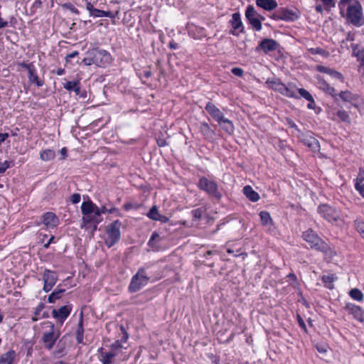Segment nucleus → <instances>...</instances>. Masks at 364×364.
I'll return each mask as SVG.
<instances>
[{"instance_id":"obj_1","label":"nucleus","mask_w":364,"mask_h":364,"mask_svg":"<svg viewBox=\"0 0 364 364\" xmlns=\"http://www.w3.org/2000/svg\"><path fill=\"white\" fill-rule=\"evenodd\" d=\"M81 212L82 214V221L86 225H93V230H96L97 225L102 221V218L100 215L98 206L92 200L84 201L81 205Z\"/></svg>"},{"instance_id":"obj_2","label":"nucleus","mask_w":364,"mask_h":364,"mask_svg":"<svg viewBox=\"0 0 364 364\" xmlns=\"http://www.w3.org/2000/svg\"><path fill=\"white\" fill-rule=\"evenodd\" d=\"M346 19L355 26L360 27L364 24L363 8L361 4L357 1L348 4Z\"/></svg>"},{"instance_id":"obj_3","label":"nucleus","mask_w":364,"mask_h":364,"mask_svg":"<svg viewBox=\"0 0 364 364\" xmlns=\"http://www.w3.org/2000/svg\"><path fill=\"white\" fill-rule=\"evenodd\" d=\"M303 239L309 243L310 247L323 253H328L331 250L329 245L321 239L318 235L311 229L303 232Z\"/></svg>"},{"instance_id":"obj_4","label":"nucleus","mask_w":364,"mask_h":364,"mask_svg":"<svg viewBox=\"0 0 364 364\" xmlns=\"http://www.w3.org/2000/svg\"><path fill=\"white\" fill-rule=\"evenodd\" d=\"M265 84L273 90L279 92L281 95L287 97L298 99L299 97L292 90L291 85H286L278 78H268Z\"/></svg>"},{"instance_id":"obj_5","label":"nucleus","mask_w":364,"mask_h":364,"mask_svg":"<svg viewBox=\"0 0 364 364\" xmlns=\"http://www.w3.org/2000/svg\"><path fill=\"white\" fill-rule=\"evenodd\" d=\"M198 187L217 200H220L222 198V194L218 191V186L214 181L202 177L199 179Z\"/></svg>"},{"instance_id":"obj_6","label":"nucleus","mask_w":364,"mask_h":364,"mask_svg":"<svg viewBox=\"0 0 364 364\" xmlns=\"http://www.w3.org/2000/svg\"><path fill=\"white\" fill-rule=\"evenodd\" d=\"M49 327V330L43 333L41 341L46 348L51 350L56 341L60 337V333L58 330L55 329V325L49 321L45 323Z\"/></svg>"},{"instance_id":"obj_7","label":"nucleus","mask_w":364,"mask_h":364,"mask_svg":"<svg viewBox=\"0 0 364 364\" xmlns=\"http://www.w3.org/2000/svg\"><path fill=\"white\" fill-rule=\"evenodd\" d=\"M122 223L119 220H116L107 227V239L105 242L107 247H111L115 245L120 239V228Z\"/></svg>"},{"instance_id":"obj_8","label":"nucleus","mask_w":364,"mask_h":364,"mask_svg":"<svg viewBox=\"0 0 364 364\" xmlns=\"http://www.w3.org/2000/svg\"><path fill=\"white\" fill-rule=\"evenodd\" d=\"M90 55L94 58V64L98 67L106 68L112 63V56L105 50L93 48Z\"/></svg>"},{"instance_id":"obj_9","label":"nucleus","mask_w":364,"mask_h":364,"mask_svg":"<svg viewBox=\"0 0 364 364\" xmlns=\"http://www.w3.org/2000/svg\"><path fill=\"white\" fill-rule=\"evenodd\" d=\"M149 278L146 274L144 268H140L137 273L133 276L129 286V291L130 292H136L140 290L144 286L147 284Z\"/></svg>"},{"instance_id":"obj_10","label":"nucleus","mask_w":364,"mask_h":364,"mask_svg":"<svg viewBox=\"0 0 364 364\" xmlns=\"http://www.w3.org/2000/svg\"><path fill=\"white\" fill-rule=\"evenodd\" d=\"M321 216L330 223L336 222L340 218L339 211L328 204H321L317 208Z\"/></svg>"},{"instance_id":"obj_11","label":"nucleus","mask_w":364,"mask_h":364,"mask_svg":"<svg viewBox=\"0 0 364 364\" xmlns=\"http://www.w3.org/2000/svg\"><path fill=\"white\" fill-rule=\"evenodd\" d=\"M259 17V14L255 10V7L252 5H248L245 11V18L252 26V28L256 31H260L262 27Z\"/></svg>"},{"instance_id":"obj_12","label":"nucleus","mask_w":364,"mask_h":364,"mask_svg":"<svg viewBox=\"0 0 364 364\" xmlns=\"http://www.w3.org/2000/svg\"><path fill=\"white\" fill-rule=\"evenodd\" d=\"M58 275L56 272L46 269L43 273L42 279L44 282L43 290L50 291L58 281Z\"/></svg>"},{"instance_id":"obj_13","label":"nucleus","mask_w":364,"mask_h":364,"mask_svg":"<svg viewBox=\"0 0 364 364\" xmlns=\"http://www.w3.org/2000/svg\"><path fill=\"white\" fill-rule=\"evenodd\" d=\"M73 309V305L68 304L58 309H54L52 311V316L56 321L62 325L67 318L70 316Z\"/></svg>"},{"instance_id":"obj_14","label":"nucleus","mask_w":364,"mask_h":364,"mask_svg":"<svg viewBox=\"0 0 364 364\" xmlns=\"http://www.w3.org/2000/svg\"><path fill=\"white\" fill-rule=\"evenodd\" d=\"M298 17L295 11L285 8L279 9L272 15V18L274 20H283L286 21H294L297 19Z\"/></svg>"},{"instance_id":"obj_15","label":"nucleus","mask_w":364,"mask_h":364,"mask_svg":"<svg viewBox=\"0 0 364 364\" xmlns=\"http://www.w3.org/2000/svg\"><path fill=\"white\" fill-rule=\"evenodd\" d=\"M229 23L232 26V30L230 31V34L238 36L240 33L244 32L245 28L240 13L236 12L232 14V18L230 20Z\"/></svg>"},{"instance_id":"obj_16","label":"nucleus","mask_w":364,"mask_h":364,"mask_svg":"<svg viewBox=\"0 0 364 364\" xmlns=\"http://www.w3.org/2000/svg\"><path fill=\"white\" fill-rule=\"evenodd\" d=\"M301 142L307 146L312 151L317 152L320 150L318 141L311 134H301L300 136Z\"/></svg>"},{"instance_id":"obj_17","label":"nucleus","mask_w":364,"mask_h":364,"mask_svg":"<svg viewBox=\"0 0 364 364\" xmlns=\"http://www.w3.org/2000/svg\"><path fill=\"white\" fill-rule=\"evenodd\" d=\"M279 43L274 39L264 38L263 39L256 48V50H262L264 53L275 51L279 48Z\"/></svg>"},{"instance_id":"obj_18","label":"nucleus","mask_w":364,"mask_h":364,"mask_svg":"<svg viewBox=\"0 0 364 364\" xmlns=\"http://www.w3.org/2000/svg\"><path fill=\"white\" fill-rule=\"evenodd\" d=\"M317 80V87L325 92L326 94L332 96L335 101L337 100V94L336 93V90L334 87H331L325 80H323L321 76L316 77Z\"/></svg>"},{"instance_id":"obj_19","label":"nucleus","mask_w":364,"mask_h":364,"mask_svg":"<svg viewBox=\"0 0 364 364\" xmlns=\"http://www.w3.org/2000/svg\"><path fill=\"white\" fill-rule=\"evenodd\" d=\"M345 309L351 314L356 320L360 322L364 321V310L360 306L349 303L346 305Z\"/></svg>"},{"instance_id":"obj_20","label":"nucleus","mask_w":364,"mask_h":364,"mask_svg":"<svg viewBox=\"0 0 364 364\" xmlns=\"http://www.w3.org/2000/svg\"><path fill=\"white\" fill-rule=\"evenodd\" d=\"M205 109L208 114L217 122L219 120H221L224 117V114L211 102H208L206 104Z\"/></svg>"},{"instance_id":"obj_21","label":"nucleus","mask_w":364,"mask_h":364,"mask_svg":"<svg viewBox=\"0 0 364 364\" xmlns=\"http://www.w3.org/2000/svg\"><path fill=\"white\" fill-rule=\"evenodd\" d=\"M340 97L343 102H349L355 108H358V105L356 103L358 95L352 93L350 91L346 90L341 91L338 95H337V97Z\"/></svg>"},{"instance_id":"obj_22","label":"nucleus","mask_w":364,"mask_h":364,"mask_svg":"<svg viewBox=\"0 0 364 364\" xmlns=\"http://www.w3.org/2000/svg\"><path fill=\"white\" fill-rule=\"evenodd\" d=\"M147 217L155 221H159L161 223H166L168 218L159 213L158 208L156 205L152 206L146 214Z\"/></svg>"},{"instance_id":"obj_23","label":"nucleus","mask_w":364,"mask_h":364,"mask_svg":"<svg viewBox=\"0 0 364 364\" xmlns=\"http://www.w3.org/2000/svg\"><path fill=\"white\" fill-rule=\"evenodd\" d=\"M58 218L55 213L48 212L43 215V223L48 228H55L58 224Z\"/></svg>"},{"instance_id":"obj_24","label":"nucleus","mask_w":364,"mask_h":364,"mask_svg":"<svg viewBox=\"0 0 364 364\" xmlns=\"http://www.w3.org/2000/svg\"><path fill=\"white\" fill-rule=\"evenodd\" d=\"M316 70L320 73H326L331 76L332 77L339 80L341 82L344 81V77L341 73L335 70H333L330 68L325 67L323 65H317Z\"/></svg>"},{"instance_id":"obj_25","label":"nucleus","mask_w":364,"mask_h":364,"mask_svg":"<svg viewBox=\"0 0 364 364\" xmlns=\"http://www.w3.org/2000/svg\"><path fill=\"white\" fill-rule=\"evenodd\" d=\"M256 5L267 11H272L277 7L275 0H255Z\"/></svg>"},{"instance_id":"obj_26","label":"nucleus","mask_w":364,"mask_h":364,"mask_svg":"<svg viewBox=\"0 0 364 364\" xmlns=\"http://www.w3.org/2000/svg\"><path fill=\"white\" fill-rule=\"evenodd\" d=\"M218 125L221 129L228 134H232L235 130L233 123L231 120L225 117L218 122Z\"/></svg>"},{"instance_id":"obj_27","label":"nucleus","mask_w":364,"mask_h":364,"mask_svg":"<svg viewBox=\"0 0 364 364\" xmlns=\"http://www.w3.org/2000/svg\"><path fill=\"white\" fill-rule=\"evenodd\" d=\"M76 341L77 343H82L84 337V328H83V314L80 313L77 328L75 332Z\"/></svg>"},{"instance_id":"obj_28","label":"nucleus","mask_w":364,"mask_h":364,"mask_svg":"<svg viewBox=\"0 0 364 364\" xmlns=\"http://www.w3.org/2000/svg\"><path fill=\"white\" fill-rule=\"evenodd\" d=\"M16 356V352L14 350H10L1 355L0 364H12Z\"/></svg>"},{"instance_id":"obj_29","label":"nucleus","mask_w":364,"mask_h":364,"mask_svg":"<svg viewBox=\"0 0 364 364\" xmlns=\"http://www.w3.org/2000/svg\"><path fill=\"white\" fill-rule=\"evenodd\" d=\"M199 129L205 139H211L213 138L215 132L207 122H201Z\"/></svg>"},{"instance_id":"obj_30","label":"nucleus","mask_w":364,"mask_h":364,"mask_svg":"<svg viewBox=\"0 0 364 364\" xmlns=\"http://www.w3.org/2000/svg\"><path fill=\"white\" fill-rule=\"evenodd\" d=\"M243 193L252 202H257L259 200L260 197L258 193L255 191L250 186H246L243 188Z\"/></svg>"},{"instance_id":"obj_31","label":"nucleus","mask_w":364,"mask_h":364,"mask_svg":"<svg viewBox=\"0 0 364 364\" xmlns=\"http://www.w3.org/2000/svg\"><path fill=\"white\" fill-rule=\"evenodd\" d=\"M28 73V80L31 83L36 84L38 87H42L43 85L44 82L43 80H39L34 66L31 68V69L29 70Z\"/></svg>"},{"instance_id":"obj_32","label":"nucleus","mask_w":364,"mask_h":364,"mask_svg":"<svg viewBox=\"0 0 364 364\" xmlns=\"http://www.w3.org/2000/svg\"><path fill=\"white\" fill-rule=\"evenodd\" d=\"M162 237L156 232H153L148 244L154 250H159L160 246L159 243L161 241Z\"/></svg>"},{"instance_id":"obj_33","label":"nucleus","mask_w":364,"mask_h":364,"mask_svg":"<svg viewBox=\"0 0 364 364\" xmlns=\"http://www.w3.org/2000/svg\"><path fill=\"white\" fill-rule=\"evenodd\" d=\"M337 279V277L335 274L323 275L321 277V280L323 282L326 287L329 289H332L334 287L333 282Z\"/></svg>"},{"instance_id":"obj_34","label":"nucleus","mask_w":364,"mask_h":364,"mask_svg":"<svg viewBox=\"0 0 364 364\" xmlns=\"http://www.w3.org/2000/svg\"><path fill=\"white\" fill-rule=\"evenodd\" d=\"M65 291L64 289H57L53 291L48 297V303H54L56 300L60 299L63 293Z\"/></svg>"},{"instance_id":"obj_35","label":"nucleus","mask_w":364,"mask_h":364,"mask_svg":"<svg viewBox=\"0 0 364 364\" xmlns=\"http://www.w3.org/2000/svg\"><path fill=\"white\" fill-rule=\"evenodd\" d=\"M55 157V153L53 149H47L42 151L40 154L41 160L48 161L53 159Z\"/></svg>"},{"instance_id":"obj_36","label":"nucleus","mask_w":364,"mask_h":364,"mask_svg":"<svg viewBox=\"0 0 364 364\" xmlns=\"http://www.w3.org/2000/svg\"><path fill=\"white\" fill-rule=\"evenodd\" d=\"M117 355L114 353L112 351H109L107 353H102L100 361L102 364H112L114 361V358Z\"/></svg>"},{"instance_id":"obj_37","label":"nucleus","mask_w":364,"mask_h":364,"mask_svg":"<svg viewBox=\"0 0 364 364\" xmlns=\"http://www.w3.org/2000/svg\"><path fill=\"white\" fill-rule=\"evenodd\" d=\"M349 295L352 299L358 301H361L363 299V294L357 288L352 289L349 292Z\"/></svg>"},{"instance_id":"obj_38","label":"nucleus","mask_w":364,"mask_h":364,"mask_svg":"<svg viewBox=\"0 0 364 364\" xmlns=\"http://www.w3.org/2000/svg\"><path fill=\"white\" fill-rule=\"evenodd\" d=\"M259 217L262 225H267L268 224L272 223L270 214L267 211H261L259 213Z\"/></svg>"},{"instance_id":"obj_39","label":"nucleus","mask_w":364,"mask_h":364,"mask_svg":"<svg viewBox=\"0 0 364 364\" xmlns=\"http://www.w3.org/2000/svg\"><path fill=\"white\" fill-rule=\"evenodd\" d=\"M204 213V209L203 208H198L191 210L190 214L193 218V220L197 221L200 220Z\"/></svg>"},{"instance_id":"obj_40","label":"nucleus","mask_w":364,"mask_h":364,"mask_svg":"<svg viewBox=\"0 0 364 364\" xmlns=\"http://www.w3.org/2000/svg\"><path fill=\"white\" fill-rule=\"evenodd\" d=\"M122 348H124V346L121 343V341H116L114 343L111 345L110 351L114 353L116 355H118L119 353L122 352Z\"/></svg>"},{"instance_id":"obj_41","label":"nucleus","mask_w":364,"mask_h":364,"mask_svg":"<svg viewBox=\"0 0 364 364\" xmlns=\"http://www.w3.org/2000/svg\"><path fill=\"white\" fill-rule=\"evenodd\" d=\"M337 116L339 117V119L344 122L350 123V119L347 112L343 109H340L336 113Z\"/></svg>"},{"instance_id":"obj_42","label":"nucleus","mask_w":364,"mask_h":364,"mask_svg":"<svg viewBox=\"0 0 364 364\" xmlns=\"http://www.w3.org/2000/svg\"><path fill=\"white\" fill-rule=\"evenodd\" d=\"M309 51L313 55L318 54L323 56H326L328 55V52L326 50L319 47L309 48Z\"/></svg>"},{"instance_id":"obj_43","label":"nucleus","mask_w":364,"mask_h":364,"mask_svg":"<svg viewBox=\"0 0 364 364\" xmlns=\"http://www.w3.org/2000/svg\"><path fill=\"white\" fill-rule=\"evenodd\" d=\"M298 92L301 97H304L306 100H312V95L304 88L298 89Z\"/></svg>"},{"instance_id":"obj_44","label":"nucleus","mask_w":364,"mask_h":364,"mask_svg":"<svg viewBox=\"0 0 364 364\" xmlns=\"http://www.w3.org/2000/svg\"><path fill=\"white\" fill-rule=\"evenodd\" d=\"M91 50H88L86 53V57L83 58L82 63L85 65H90L94 64V58L91 56Z\"/></svg>"},{"instance_id":"obj_45","label":"nucleus","mask_w":364,"mask_h":364,"mask_svg":"<svg viewBox=\"0 0 364 364\" xmlns=\"http://www.w3.org/2000/svg\"><path fill=\"white\" fill-rule=\"evenodd\" d=\"M78 80L77 81H68L65 83L63 84V87L67 90L68 91H73L75 87L76 86V84L77 83Z\"/></svg>"},{"instance_id":"obj_46","label":"nucleus","mask_w":364,"mask_h":364,"mask_svg":"<svg viewBox=\"0 0 364 364\" xmlns=\"http://www.w3.org/2000/svg\"><path fill=\"white\" fill-rule=\"evenodd\" d=\"M350 1L351 0H340L338 3V7L340 9V13L342 16H344V10L346 6Z\"/></svg>"},{"instance_id":"obj_47","label":"nucleus","mask_w":364,"mask_h":364,"mask_svg":"<svg viewBox=\"0 0 364 364\" xmlns=\"http://www.w3.org/2000/svg\"><path fill=\"white\" fill-rule=\"evenodd\" d=\"M63 7L70 10L71 12L75 14H79V11L77 9H76L71 3H65L63 5Z\"/></svg>"},{"instance_id":"obj_48","label":"nucleus","mask_w":364,"mask_h":364,"mask_svg":"<svg viewBox=\"0 0 364 364\" xmlns=\"http://www.w3.org/2000/svg\"><path fill=\"white\" fill-rule=\"evenodd\" d=\"M355 227L360 234L364 232V222L361 220H355Z\"/></svg>"},{"instance_id":"obj_49","label":"nucleus","mask_w":364,"mask_h":364,"mask_svg":"<svg viewBox=\"0 0 364 364\" xmlns=\"http://www.w3.org/2000/svg\"><path fill=\"white\" fill-rule=\"evenodd\" d=\"M325 6V9L330 11L332 7H335V2L333 0H321Z\"/></svg>"},{"instance_id":"obj_50","label":"nucleus","mask_w":364,"mask_h":364,"mask_svg":"<svg viewBox=\"0 0 364 364\" xmlns=\"http://www.w3.org/2000/svg\"><path fill=\"white\" fill-rule=\"evenodd\" d=\"M355 188L364 198V183H355Z\"/></svg>"},{"instance_id":"obj_51","label":"nucleus","mask_w":364,"mask_h":364,"mask_svg":"<svg viewBox=\"0 0 364 364\" xmlns=\"http://www.w3.org/2000/svg\"><path fill=\"white\" fill-rule=\"evenodd\" d=\"M364 181V169L362 168H359V172L356 179L355 180V183H363Z\"/></svg>"},{"instance_id":"obj_52","label":"nucleus","mask_w":364,"mask_h":364,"mask_svg":"<svg viewBox=\"0 0 364 364\" xmlns=\"http://www.w3.org/2000/svg\"><path fill=\"white\" fill-rule=\"evenodd\" d=\"M120 328H121V331L122 332V337L120 340H119V341H121V343L122 344V343H126L127 339H128V333H127V331H125V328L123 326H120Z\"/></svg>"},{"instance_id":"obj_53","label":"nucleus","mask_w":364,"mask_h":364,"mask_svg":"<svg viewBox=\"0 0 364 364\" xmlns=\"http://www.w3.org/2000/svg\"><path fill=\"white\" fill-rule=\"evenodd\" d=\"M231 72L233 75L237 77H242L243 75L244 71L240 68H233L231 70Z\"/></svg>"},{"instance_id":"obj_54","label":"nucleus","mask_w":364,"mask_h":364,"mask_svg":"<svg viewBox=\"0 0 364 364\" xmlns=\"http://www.w3.org/2000/svg\"><path fill=\"white\" fill-rule=\"evenodd\" d=\"M10 167V162L5 161L3 163H0V173H4L7 168Z\"/></svg>"},{"instance_id":"obj_55","label":"nucleus","mask_w":364,"mask_h":364,"mask_svg":"<svg viewBox=\"0 0 364 364\" xmlns=\"http://www.w3.org/2000/svg\"><path fill=\"white\" fill-rule=\"evenodd\" d=\"M80 200V195L79 193H74L72 195L71 198H70V201L73 203V204H76V203H78Z\"/></svg>"},{"instance_id":"obj_56","label":"nucleus","mask_w":364,"mask_h":364,"mask_svg":"<svg viewBox=\"0 0 364 364\" xmlns=\"http://www.w3.org/2000/svg\"><path fill=\"white\" fill-rule=\"evenodd\" d=\"M18 65L19 67H21V68H25V69H26V70H27L28 71L29 70H31V68H33V67L34 66V65H33V63H28H28H26L25 62L19 63L18 64Z\"/></svg>"},{"instance_id":"obj_57","label":"nucleus","mask_w":364,"mask_h":364,"mask_svg":"<svg viewBox=\"0 0 364 364\" xmlns=\"http://www.w3.org/2000/svg\"><path fill=\"white\" fill-rule=\"evenodd\" d=\"M102 10L95 9L90 16L93 17H102Z\"/></svg>"},{"instance_id":"obj_58","label":"nucleus","mask_w":364,"mask_h":364,"mask_svg":"<svg viewBox=\"0 0 364 364\" xmlns=\"http://www.w3.org/2000/svg\"><path fill=\"white\" fill-rule=\"evenodd\" d=\"M297 320H298L299 326L301 327L305 331H306V324H305L304 320L302 319V318L301 317V316H299V315L297 316Z\"/></svg>"},{"instance_id":"obj_59","label":"nucleus","mask_w":364,"mask_h":364,"mask_svg":"<svg viewBox=\"0 0 364 364\" xmlns=\"http://www.w3.org/2000/svg\"><path fill=\"white\" fill-rule=\"evenodd\" d=\"M137 208H138V205H134V204L130 203H125V204L124 205V208L126 210H130V209H133V208H134V209H137Z\"/></svg>"},{"instance_id":"obj_60","label":"nucleus","mask_w":364,"mask_h":364,"mask_svg":"<svg viewBox=\"0 0 364 364\" xmlns=\"http://www.w3.org/2000/svg\"><path fill=\"white\" fill-rule=\"evenodd\" d=\"M86 9L89 11L90 15L93 11V10L95 9L93 7L92 4L90 1L86 2Z\"/></svg>"},{"instance_id":"obj_61","label":"nucleus","mask_w":364,"mask_h":364,"mask_svg":"<svg viewBox=\"0 0 364 364\" xmlns=\"http://www.w3.org/2000/svg\"><path fill=\"white\" fill-rule=\"evenodd\" d=\"M9 137L8 133H0V145Z\"/></svg>"},{"instance_id":"obj_62","label":"nucleus","mask_w":364,"mask_h":364,"mask_svg":"<svg viewBox=\"0 0 364 364\" xmlns=\"http://www.w3.org/2000/svg\"><path fill=\"white\" fill-rule=\"evenodd\" d=\"M78 54H79V53H78L77 51H73V52H72L71 53L68 54V55L66 56V60H67V62L69 60V59H70V58H73L76 57Z\"/></svg>"},{"instance_id":"obj_63","label":"nucleus","mask_w":364,"mask_h":364,"mask_svg":"<svg viewBox=\"0 0 364 364\" xmlns=\"http://www.w3.org/2000/svg\"><path fill=\"white\" fill-rule=\"evenodd\" d=\"M8 26V21H5L0 16V29L4 28Z\"/></svg>"},{"instance_id":"obj_64","label":"nucleus","mask_w":364,"mask_h":364,"mask_svg":"<svg viewBox=\"0 0 364 364\" xmlns=\"http://www.w3.org/2000/svg\"><path fill=\"white\" fill-rule=\"evenodd\" d=\"M73 91L75 92V93L77 95H80V82L79 81L76 84V86L75 87V88L73 89Z\"/></svg>"}]
</instances>
